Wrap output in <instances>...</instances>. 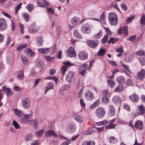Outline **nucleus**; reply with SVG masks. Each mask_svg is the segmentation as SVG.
I'll return each mask as SVG.
<instances>
[{
    "instance_id": "nucleus-1",
    "label": "nucleus",
    "mask_w": 145,
    "mask_h": 145,
    "mask_svg": "<svg viewBox=\"0 0 145 145\" xmlns=\"http://www.w3.org/2000/svg\"><path fill=\"white\" fill-rule=\"evenodd\" d=\"M108 20L110 24L112 25H116L118 24L117 16L116 13L110 12L108 16Z\"/></svg>"
},
{
    "instance_id": "nucleus-2",
    "label": "nucleus",
    "mask_w": 145,
    "mask_h": 145,
    "mask_svg": "<svg viewBox=\"0 0 145 145\" xmlns=\"http://www.w3.org/2000/svg\"><path fill=\"white\" fill-rule=\"evenodd\" d=\"M31 100L28 97H24L21 99V105L24 108L27 109L29 108L31 106Z\"/></svg>"
},
{
    "instance_id": "nucleus-3",
    "label": "nucleus",
    "mask_w": 145,
    "mask_h": 145,
    "mask_svg": "<svg viewBox=\"0 0 145 145\" xmlns=\"http://www.w3.org/2000/svg\"><path fill=\"white\" fill-rule=\"evenodd\" d=\"M75 74L72 71L68 72L66 76V80L69 83H74L75 82Z\"/></svg>"
},
{
    "instance_id": "nucleus-4",
    "label": "nucleus",
    "mask_w": 145,
    "mask_h": 145,
    "mask_svg": "<svg viewBox=\"0 0 145 145\" xmlns=\"http://www.w3.org/2000/svg\"><path fill=\"white\" fill-rule=\"evenodd\" d=\"M95 114L96 116L98 118H101L105 115V111L104 108L100 107L96 109Z\"/></svg>"
},
{
    "instance_id": "nucleus-5",
    "label": "nucleus",
    "mask_w": 145,
    "mask_h": 145,
    "mask_svg": "<svg viewBox=\"0 0 145 145\" xmlns=\"http://www.w3.org/2000/svg\"><path fill=\"white\" fill-rule=\"evenodd\" d=\"M82 31L84 33H89L91 32L90 25L87 24H83L82 27Z\"/></svg>"
},
{
    "instance_id": "nucleus-6",
    "label": "nucleus",
    "mask_w": 145,
    "mask_h": 145,
    "mask_svg": "<svg viewBox=\"0 0 145 145\" xmlns=\"http://www.w3.org/2000/svg\"><path fill=\"white\" fill-rule=\"evenodd\" d=\"M145 113V109L144 106L142 105H140L138 107L137 110L135 114L136 116L138 115H142Z\"/></svg>"
},
{
    "instance_id": "nucleus-7",
    "label": "nucleus",
    "mask_w": 145,
    "mask_h": 145,
    "mask_svg": "<svg viewBox=\"0 0 145 145\" xmlns=\"http://www.w3.org/2000/svg\"><path fill=\"white\" fill-rule=\"evenodd\" d=\"M78 58L81 60H86L88 57V54L85 52H80L78 53Z\"/></svg>"
},
{
    "instance_id": "nucleus-8",
    "label": "nucleus",
    "mask_w": 145,
    "mask_h": 145,
    "mask_svg": "<svg viewBox=\"0 0 145 145\" xmlns=\"http://www.w3.org/2000/svg\"><path fill=\"white\" fill-rule=\"evenodd\" d=\"M7 27L6 20L3 18H0V31L5 30Z\"/></svg>"
},
{
    "instance_id": "nucleus-9",
    "label": "nucleus",
    "mask_w": 145,
    "mask_h": 145,
    "mask_svg": "<svg viewBox=\"0 0 145 145\" xmlns=\"http://www.w3.org/2000/svg\"><path fill=\"white\" fill-rule=\"evenodd\" d=\"M46 137H53L54 138H57L58 135L53 130H49L45 133Z\"/></svg>"
},
{
    "instance_id": "nucleus-10",
    "label": "nucleus",
    "mask_w": 145,
    "mask_h": 145,
    "mask_svg": "<svg viewBox=\"0 0 145 145\" xmlns=\"http://www.w3.org/2000/svg\"><path fill=\"white\" fill-rule=\"evenodd\" d=\"M67 54L71 57H75L76 56V53L74 48L72 47H70L67 51Z\"/></svg>"
},
{
    "instance_id": "nucleus-11",
    "label": "nucleus",
    "mask_w": 145,
    "mask_h": 145,
    "mask_svg": "<svg viewBox=\"0 0 145 145\" xmlns=\"http://www.w3.org/2000/svg\"><path fill=\"white\" fill-rule=\"evenodd\" d=\"M98 41L97 40H90L87 42L88 45L93 48L96 47L98 44Z\"/></svg>"
},
{
    "instance_id": "nucleus-12",
    "label": "nucleus",
    "mask_w": 145,
    "mask_h": 145,
    "mask_svg": "<svg viewBox=\"0 0 145 145\" xmlns=\"http://www.w3.org/2000/svg\"><path fill=\"white\" fill-rule=\"evenodd\" d=\"M24 52L28 56L30 57H34L35 55L32 50L29 48H25L24 50Z\"/></svg>"
},
{
    "instance_id": "nucleus-13",
    "label": "nucleus",
    "mask_w": 145,
    "mask_h": 145,
    "mask_svg": "<svg viewBox=\"0 0 145 145\" xmlns=\"http://www.w3.org/2000/svg\"><path fill=\"white\" fill-rule=\"evenodd\" d=\"M145 71L144 69H142L137 74V77L140 80H143L145 78Z\"/></svg>"
},
{
    "instance_id": "nucleus-14",
    "label": "nucleus",
    "mask_w": 145,
    "mask_h": 145,
    "mask_svg": "<svg viewBox=\"0 0 145 145\" xmlns=\"http://www.w3.org/2000/svg\"><path fill=\"white\" fill-rule=\"evenodd\" d=\"M88 64H84L82 65L79 68V73L81 75H84L86 71V68L88 66Z\"/></svg>"
},
{
    "instance_id": "nucleus-15",
    "label": "nucleus",
    "mask_w": 145,
    "mask_h": 145,
    "mask_svg": "<svg viewBox=\"0 0 145 145\" xmlns=\"http://www.w3.org/2000/svg\"><path fill=\"white\" fill-rule=\"evenodd\" d=\"M135 126L137 129L141 130L143 128V122L139 120H137L135 123Z\"/></svg>"
},
{
    "instance_id": "nucleus-16",
    "label": "nucleus",
    "mask_w": 145,
    "mask_h": 145,
    "mask_svg": "<svg viewBox=\"0 0 145 145\" xmlns=\"http://www.w3.org/2000/svg\"><path fill=\"white\" fill-rule=\"evenodd\" d=\"M112 101L113 103L116 105H120L121 104V100L118 96L114 97L112 98Z\"/></svg>"
},
{
    "instance_id": "nucleus-17",
    "label": "nucleus",
    "mask_w": 145,
    "mask_h": 145,
    "mask_svg": "<svg viewBox=\"0 0 145 145\" xmlns=\"http://www.w3.org/2000/svg\"><path fill=\"white\" fill-rule=\"evenodd\" d=\"M85 97L87 100H91L94 98V97L92 92L89 91L86 93Z\"/></svg>"
},
{
    "instance_id": "nucleus-18",
    "label": "nucleus",
    "mask_w": 145,
    "mask_h": 145,
    "mask_svg": "<svg viewBox=\"0 0 145 145\" xmlns=\"http://www.w3.org/2000/svg\"><path fill=\"white\" fill-rule=\"evenodd\" d=\"M31 115V114L25 115L23 117L21 118L20 121L25 123L30 122V121L29 117Z\"/></svg>"
},
{
    "instance_id": "nucleus-19",
    "label": "nucleus",
    "mask_w": 145,
    "mask_h": 145,
    "mask_svg": "<svg viewBox=\"0 0 145 145\" xmlns=\"http://www.w3.org/2000/svg\"><path fill=\"white\" fill-rule=\"evenodd\" d=\"M35 65L38 67L42 68L44 66V62L41 60L38 59L36 60Z\"/></svg>"
},
{
    "instance_id": "nucleus-20",
    "label": "nucleus",
    "mask_w": 145,
    "mask_h": 145,
    "mask_svg": "<svg viewBox=\"0 0 145 145\" xmlns=\"http://www.w3.org/2000/svg\"><path fill=\"white\" fill-rule=\"evenodd\" d=\"M38 51L40 54H46L49 53L50 51V48H40L38 49Z\"/></svg>"
},
{
    "instance_id": "nucleus-21",
    "label": "nucleus",
    "mask_w": 145,
    "mask_h": 145,
    "mask_svg": "<svg viewBox=\"0 0 145 145\" xmlns=\"http://www.w3.org/2000/svg\"><path fill=\"white\" fill-rule=\"evenodd\" d=\"M28 30L30 33H36L38 31L39 29L32 24L29 26Z\"/></svg>"
},
{
    "instance_id": "nucleus-22",
    "label": "nucleus",
    "mask_w": 145,
    "mask_h": 145,
    "mask_svg": "<svg viewBox=\"0 0 145 145\" xmlns=\"http://www.w3.org/2000/svg\"><path fill=\"white\" fill-rule=\"evenodd\" d=\"M54 84L52 82H49L45 87L46 89L45 91V94H46L47 91L50 89H53Z\"/></svg>"
},
{
    "instance_id": "nucleus-23",
    "label": "nucleus",
    "mask_w": 145,
    "mask_h": 145,
    "mask_svg": "<svg viewBox=\"0 0 145 145\" xmlns=\"http://www.w3.org/2000/svg\"><path fill=\"white\" fill-rule=\"evenodd\" d=\"M2 88L5 91L7 97H8L13 94V92L9 88H6L5 86H3L2 87Z\"/></svg>"
},
{
    "instance_id": "nucleus-24",
    "label": "nucleus",
    "mask_w": 145,
    "mask_h": 145,
    "mask_svg": "<svg viewBox=\"0 0 145 145\" xmlns=\"http://www.w3.org/2000/svg\"><path fill=\"white\" fill-rule=\"evenodd\" d=\"M43 1V4L40 2H37V4L40 7L44 8L47 7L49 6V4L47 2L45 1V0H44Z\"/></svg>"
},
{
    "instance_id": "nucleus-25",
    "label": "nucleus",
    "mask_w": 145,
    "mask_h": 145,
    "mask_svg": "<svg viewBox=\"0 0 145 145\" xmlns=\"http://www.w3.org/2000/svg\"><path fill=\"white\" fill-rule=\"evenodd\" d=\"M129 98L133 101L137 103L138 101L139 98L138 95L135 93L129 96Z\"/></svg>"
},
{
    "instance_id": "nucleus-26",
    "label": "nucleus",
    "mask_w": 145,
    "mask_h": 145,
    "mask_svg": "<svg viewBox=\"0 0 145 145\" xmlns=\"http://www.w3.org/2000/svg\"><path fill=\"white\" fill-rule=\"evenodd\" d=\"M109 115L111 116H114L116 114V111L114 106L113 105H111L109 106Z\"/></svg>"
},
{
    "instance_id": "nucleus-27",
    "label": "nucleus",
    "mask_w": 145,
    "mask_h": 145,
    "mask_svg": "<svg viewBox=\"0 0 145 145\" xmlns=\"http://www.w3.org/2000/svg\"><path fill=\"white\" fill-rule=\"evenodd\" d=\"M76 129V127L74 125L70 124L67 126L68 131L70 133H72L74 132Z\"/></svg>"
},
{
    "instance_id": "nucleus-28",
    "label": "nucleus",
    "mask_w": 145,
    "mask_h": 145,
    "mask_svg": "<svg viewBox=\"0 0 145 145\" xmlns=\"http://www.w3.org/2000/svg\"><path fill=\"white\" fill-rule=\"evenodd\" d=\"M13 110L15 114H16V115L18 117L21 118L23 115V113L22 110H19L18 109L14 108H13Z\"/></svg>"
},
{
    "instance_id": "nucleus-29",
    "label": "nucleus",
    "mask_w": 145,
    "mask_h": 145,
    "mask_svg": "<svg viewBox=\"0 0 145 145\" xmlns=\"http://www.w3.org/2000/svg\"><path fill=\"white\" fill-rule=\"evenodd\" d=\"M37 44L38 46H41L42 44L43 40L42 37H38L36 38Z\"/></svg>"
},
{
    "instance_id": "nucleus-30",
    "label": "nucleus",
    "mask_w": 145,
    "mask_h": 145,
    "mask_svg": "<svg viewBox=\"0 0 145 145\" xmlns=\"http://www.w3.org/2000/svg\"><path fill=\"white\" fill-rule=\"evenodd\" d=\"M107 83L108 86L111 88H114L115 86V82L112 79L108 80Z\"/></svg>"
},
{
    "instance_id": "nucleus-31",
    "label": "nucleus",
    "mask_w": 145,
    "mask_h": 145,
    "mask_svg": "<svg viewBox=\"0 0 145 145\" xmlns=\"http://www.w3.org/2000/svg\"><path fill=\"white\" fill-rule=\"evenodd\" d=\"M124 88V86L122 84H120L118 86L114 89V91L116 92H121Z\"/></svg>"
},
{
    "instance_id": "nucleus-32",
    "label": "nucleus",
    "mask_w": 145,
    "mask_h": 145,
    "mask_svg": "<svg viewBox=\"0 0 145 145\" xmlns=\"http://www.w3.org/2000/svg\"><path fill=\"white\" fill-rule=\"evenodd\" d=\"M20 59L24 65H27L29 62V60L25 56H21L20 57Z\"/></svg>"
},
{
    "instance_id": "nucleus-33",
    "label": "nucleus",
    "mask_w": 145,
    "mask_h": 145,
    "mask_svg": "<svg viewBox=\"0 0 145 145\" xmlns=\"http://www.w3.org/2000/svg\"><path fill=\"white\" fill-rule=\"evenodd\" d=\"M75 120L80 123H81L84 120V118L81 115H77L75 116Z\"/></svg>"
},
{
    "instance_id": "nucleus-34",
    "label": "nucleus",
    "mask_w": 145,
    "mask_h": 145,
    "mask_svg": "<svg viewBox=\"0 0 145 145\" xmlns=\"http://www.w3.org/2000/svg\"><path fill=\"white\" fill-rule=\"evenodd\" d=\"M116 80L119 84H123L125 82V80L123 76H120L116 78Z\"/></svg>"
},
{
    "instance_id": "nucleus-35",
    "label": "nucleus",
    "mask_w": 145,
    "mask_h": 145,
    "mask_svg": "<svg viewBox=\"0 0 145 145\" xmlns=\"http://www.w3.org/2000/svg\"><path fill=\"white\" fill-rule=\"evenodd\" d=\"M108 140L110 143L115 144L118 142V139L114 137L111 136L109 137Z\"/></svg>"
},
{
    "instance_id": "nucleus-36",
    "label": "nucleus",
    "mask_w": 145,
    "mask_h": 145,
    "mask_svg": "<svg viewBox=\"0 0 145 145\" xmlns=\"http://www.w3.org/2000/svg\"><path fill=\"white\" fill-rule=\"evenodd\" d=\"M100 102V100L99 99H98L96 101H95L93 104L91 105L89 108L90 109H93L96 107H97L99 104Z\"/></svg>"
},
{
    "instance_id": "nucleus-37",
    "label": "nucleus",
    "mask_w": 145,
    "mask_h": 145,
    "mask_svg": "<svg viewBox=\"0 0 145 145\" xmlns=\"http://www.w3.org/2000/svg\"><path fill=\"white\" fill-rule=\"evenodd\" d=\"M22 17L26 22H28L29 20V16L27 12H24L22 14Z\"/></svg>"
},
{
    "instance_id": "nucleus-38",
    "label": "nucleus",
    "mask_w": 145,
    "mask_h": 145,
    "mask_svg": "<svg viewBox=\"0 0 145 145\" xmlns=\"http://www.w3.org/2000/svg\"><path fill=\"white\" fill-rule=\"evenodd\" d=\"M26 8L30 12H31L34 8V5L32 4H30L27 5Z\"/></svg>"
},
{
    "instance_id": "nucleus-39",
    "label": "nucleus",
    "mask_w": 145,
    "mask_h": 145,
    "mask_svg": "<svg viewBox=\"0 0 145 145\" xmlns=\"http://www.w3.org/2000/svg\"><path fill=\"white\" fill-rule=\"evenodd\" d=\"M140 23L142 25H145V14H142L140 20Z\"/></svg>"
},
{
    "instance_id": "nucleus-40",
    "label": "nucleus",
    "mask_w": 145,
    "mask_h": 145,
    "mask_svg": "<svg viewBox=\"0 0 145 145\" xmlns=\"http://www.w3.org/2000/svg\"><path fill=\"white\" fill-rule=\"evenodd\" d=\"M106 50L103 48L100 49L98 52V54L100 56H103L105 53Z\"/></svg>"
},
{
    "instance_id": "nucleus-41",
    "label": "nucleus",
    "mask_w": 145,
    "mask_h": 145,
    "mask_svg": "<svg viewBox=\"0 0 145 145\" xmlns=\"http://www.w3.org/2000/svg\"><path fill=\"white\" fill-rule=\"evenodd\" d=\"M74 35L75 37L78 39H81L82 37L76 29L74 30L73 31Z\"/></svg>"
},
{
    "instance_id": "nucleus-42",
    "label": "nucleus",
    "mask_w": 145,
    "mask_h": 145,
    "mask_svg": "<svg viewBox=\"0 0 145 145\" xmlns=\"http://www.w3.org/2000/svg\"><path fill=\"white\" fill-rule=\"evenodd\" d=\"M44 132V130L42 129L35 132V135L39 137L43 134Z\"/></svg>"
},
{
    "instance_id": "nucleus-43",
    "label": "nucleus",
    "mask_w": 145,
    "mask_h": 145,
    "mask_svg": "<svg viewBox=\"0 0 145 145\" xmlns=\"http://www.w3.org/2000/svg\"><path fill=\"white\" fill-rule=\"evenodd\" d=\"M27 46V44H22L16 48L17 51H20L23 48H25Z\"/></svg>"
},
{
    "instance_id": "nucleus-44",
    "label": "nucleus",
    "mask_w": 145,
    "mask_h": 145,
    "mask_svg": "<svg viewBox=\"0 0 145 145\" xmlns=\"http://www.w3.org/2000/svg\"><path fill=\"white\" fill-rule=\"evenodd\" d=\"M63 64H64L63 66L66 67L67 68L73 65L74 64L71 63L70 62L68 61H66L65 62H63Z\"/></svg>"
},
{
    "instance_id": "nucleus-45",
    "label": "nucleus",
    "mask_w": 145,
    "mask_h": 145,
    "mask_svg": "<svg viewBox=\"0 0 145 145\" xmlns=\"http://www.w3.org/2000/svg\"><path fill=\"white\" fill-rule=\"evenodd\" d=\"M105 15L104 13H103L101 16L100 17V22L101 23L103 24H105Z\"/></svg>"
},
{
    "instance_id": "nucleus-46",
    "label": "nucleus",
    "mask_w": 145,
    "mask_h": 145,
    "mask_svg": "<svg viewBox=\"0 0 145 145\" xmlns=\"http://www.w3.org/2000/svg\"><path fill=\"white\" fill-rule=\"evenodd\" d=\"M118 40V39L117 38H114L112 37L110 38L109 40L108 41V42L110 43V42L112 43L113 44L115 43L116 41H117Z\"/></svg>"
},
{
    "instance_id": "nucleus-47",
    "label": "nucleus",
    "mask_w": 145,
    "mask_h": 145,
    "mask_svg": "<svg viewBox=\"0 0 145 145\" xmlns=\"http://www.w3.org/2000/svg\"><path fill=\"white\" fill-rule=\"evenodd\" d=\"M108 122L107 120H105L103 121L97 122L96 123V125H97L100 126L105 124H106Z\"/></svg>"
},
{
    "instance_id": "nucleus-48",
    "label": "nucleus",
    "mask_w": 145,
    "mask_h": 145,
    "mask_svg": "<svg viewBox=\"0 0 145 145\" xmlns=\"http://www.w3.org/2000/svg\"><path fill=\"white\" fill-rule=\"evenodd\" d=\"M46 80H53L54 81L56 84H57L58 80V78L56 77H48L45 78Z\"/></svg>"
},
{
    "instance_id": "nucleus-49",
    "label": "nucleus",
    "mask_w": 145,
    "mask_h": 145,
    "mask_svg": "<svg viewBox=\"0 0 145 145\" xmlns=\"http://www.w3.org/2000/svg\"><path fill=\"white\" fill-rule=\"evenodd\" d=\"M108 98V97L103 96L101 100L102 102L104 103H107L109 101Z\"/></svg>"
},
{
    "instance_id": "nucleus-50",
    "label": "nucleus",
    "mask_w": 145,
    "mask_h": 145,
    "mask_svg": "<svg viewBox=\"0 0 145 145\" xmlns=\"http://www.w3.org/2000/svg\"><path fill=\"white\" fill-rule=\"evenodd\" d=\"M116 126V125L114 124H109L105 127V128L106 129H112L114 128Z\"/></svg>"
},
{
    "instance_id": "nucleus-51",
    "label": "nucleus",
    "mask_w": 145,
    "mask_h": 145,
    "mask_svg": "<svg viewBox=\"0 0 145 145\" xmlns=\"http://www.w3.org/2000/svg\"><path fill=\"white\" fill-rule=\"evenodd\" d=\"M67 69V68L66 67H65L63 65L62 66L61 70L63 76H64L65 75Z\"/></svg>"
},
{
    "instance_id": "nucleus-52",
    "label": "nucleus",
    "mask_w": 145,
    "mask_h": 145,
    "mask_svg": "<svg viewBox=\"0 0 145 145\" xmlns=\"http://www.w3.org/2000/svg\"><path fill=\"white\" fill-rule=\"evenodd\" d=\"M102 35V33L101 31H100L99 33L95 35L94 38L95 39H99L101 38Z\"/></svg>"
},
{
    "instance_id": "nucleus-53",
    "label": "nucleus",
    "mask_w": 145,
    "mask_h": 145,
    "mask_svg": "<svg viewBox=\"0 0 145 145\" xmlns=\"http://www.w3.org/2000/svg\"><path fill=\"white\" fill-rule=\"evenodd\" d=\"M32 135L31 134L27 135L25 137V139L26 141H29L31 140Z\"/></svg>"
},
{
    "instance_id": "nucleus-54",
    "label": "nucleus",
    "mask_w": 145,
    "mask_h": 145,
    "mask_svg": "<svg viewBox=\"0 0 145 145\" xmlns=\"http://www.w3.org/2000/svg\"><path fill=\"white\" fill-rule=\"evenodd\" d=\"M12 124L16 129H17L20 128V125L16 121L13 120L12 121Z\"/></svg>"
},
{
    "instance_id": "nucleus-55",
    "label": "nucleus",
    "mask_w": 145,
    "mask_h": 145,
    "mask_svg": "<svg viewBox=\"0 0 145 145\" xmlns=\"http://www.w3.org/2000/svg\"><path fill=\"white\" fill-rule=\"evenodd\" d=\"M95 142L92 141H91L90 142L85 141L84 142L82 145H95Z\"/></svg>"
},
{
    "instance_id": "nucleus-56",
    "label": "nucleus",
    "mask_w": 145,
    "mask_h": 145,
    "mask_svg": "<svg viewBox=\"0 0 145 145\" xmlns=\"http://www.w3.org/2000/svg\"><path fill=\"white\" fill-rule=\"evenodd\" d=\"M31 125L36 128L37 127V121L35 119L33 120L31 122Z\"/></svg>"
},
{
    "instance_id": "nucleus-57",
    "label": "nucleus",
    "mask_w": 145,
    "mask_h": 145,
    "mask_svg": "<svg viewBox=\"0 0 145 145\" xmlns=\"http://www.w3.org/2000/svg\"><path fill=\"white\" fill-rule=\"evenodd\" d=\"M78 18L75 17L71 19V21L73 25H75L78 21Z\"/></svg>"
},
{
    "instance_id": "nucleus-58",
    "label": "nucleus",
    "mask_w": 145,
    "mask_h": 145,
    "mask_svg": "<svg viewBox=\"0 0 145 145\" xmlns=\"http://www.w3.org/2000/svg\"><path fill=\"white\" fill-rule=\"evenodd\" d=\"M22 4V3H20L15 8V13L16 14H17L18 10L21 8V6Z\"/></svg>"
},
{
    "instance_id": "nucleus-59",
    "label": "nucleus",
    "mask_w": 145,
    "mask_h": 145,
    "mask_svg": "<svg viewBox=\"0 0 145 145\" xmlns=\"http://www.w3.org/2000/svg\"><path fill=\"white\" fill-rule=\"evenodd\" d=\"M120 7L123 11H126L127 10V7L125 4L124 3L121 4L120 5Z\"/></svg>"
},
{
    "instance_id": "nucleus-60",
    "label": "nucleus",
    "mask_w": 145,
    "mask_h": 145,
    "mask_svg": "<svg viewBox=\"0 0 145 145\" xmlns=\"http://www.w3.org/2000/svg\"><path fill=\"white\" fill-rule=\"evenodd\" d=\"M108 39V36L107 35H105L101 40L102 43L104 44L107 41Z\"/></svg>"
},
{
    "instance_id": "nucleus-61",
    "label": "nucleus",
    "mask_w": 145,
    "mask_h": 145,
    "mask_svg": "<svg viewBox=\"0 0 145 145\" xmlns=\"http://www.w3.org/2000/svg\"><path fill=\"white\" fill-rule=\"evenodd\" d=\"M71 88V86L70 85L67 84L63 85L62 87V88L64 91L65 90H69Z\"/></svg>"
},
{
    "instance_id": "nucleus-62",
    "label": "nucleus",
    "mask_w": 145,
    "mask_h": 145,
    "mask_svg": "<svg viewBox=\"0 0 145 145\" xmlns=\"http://www.w3.org/2000/svg\"><path fill=\"white\" fill-rule=\"evenodd\" d=\"M127 27V26H124L123 27V33H124V35L125 36L127 35L128 34Z\"/></svg>"
},
{
    "instance_id": "nucleus-63",
    "label": "nucleus",
    "mask_w": 145,
    "mask_h": 145,
    "mask_svg": "<svg viewBox=\"0 0 145 145\" xmlns=\"http://www.w3.org/2000/svg\"><path fill=\"white\" fill-rule=\"evenodd\" d=\"M123 107L124 109L128 111H130L131 110V108L130 106L127 103H124L123 104Z\"/></svg>"
},
{
    "instance_id": "nucleus-64",
    "label": "nucleus",
    "mask_w": 145,
    "mask_h": 145,
    "mask_svg": "<svg viewBox=\"0 0 145 145\" xmlns=\"http://www.w3.org/2000/svg\"><path fill=\"white\" fill-rule=\"evenodd\" d=\"M140 62L141 65H145V57H142L140 59Z\"/></svg>"
}]
</instances>
